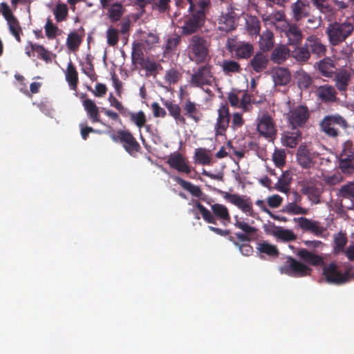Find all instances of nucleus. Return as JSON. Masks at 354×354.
Listing matches in <instances>:
<instances>
[{
  "label": "nucleus",
  "instance_id": "nucleus-1",
  "mask_svg": "<svg viewBox=\"0 0 354 354\" xmlns=\"http://www.w3.org/2000/svg\"><path fill=\"white\" fill-rule=\"evenodd\" d=\"M194 10H189L192 13L184 17L183 24L180 26L183 35L194 34L204 25L206 14L210 8V1L199 0Z\"/></svg>",
  "mask_w": 354,
  "mask_h": 354
},
{
  "label": "nucleus",
  "instance_id": "nucleus-2",
  "mask_svg": "<svg viewBox=\"0 0 354 354\" xmlns=\"http://www.w3.org/2000/svg\"><path fill=\"white\" fill-rule=\"evenodd\" d=\"M210 41L205 36L194 35L188 40L186 49L189 60L197 64H204L210 59Z\"/></svg>",
  "mask_w": 354,
  "mask_h": 354
},
{
  "label": "nucleus",
  "instance_id": "nucleus-3",
  "mask_svg": "<svg viewBox=\"0 0 354 354\" xmlns=\"http://www.w3.org/2000/svg\"><path fill=\"white\" fill-rule=\"evenodd\" d=\"M354 31V25L348 20L330 23L326 28L325 33L329 44L336 46L351 37Z\"/></svg>",
  "mask_w": 354,
  "mask_h": 354
},
{
  "label": "nucleus",
  "instance_id": "nucleus-4",
  "mask_svg": "<svg viewBox=\"0 0 354 354\" xmlns=\"http://www.w3.org/2000/svg\"><path fill=\"white\" fill-rule=\"evenodd\" d=\"M195 207L198 209L203 220L207 223L216 224V219L226 226L231 222V217L226 206L220 203H214L211 205L212 212L207 209L201 203L196 201Z\"/></svg>",
  "mask_w": 354,
  "mask_h": 354
},
{
  "label": "nucleus",
  "instance_id": "nucleus-5",
  "mask_svg": "<svg viewBox=\"0 0 354 354\" xmlns=\"http://www.w3.org/2000/svg\"><path fill=\"white\" fill-rule=\"evenodd\" d=\"M348 127L346 119L338 113L327 115L319 122L321 132L331 138L339 137L342 134L341 129L346 130Z\"/></svg>",
  "mask_w": 354,
  "mask_h": 354
},
{
  "label": "nucleus",
  "instance_id": "nucleus-6",
  "mask_svg": "<svg viewBox=\"0 0 354 354\" xmlns=\"http://www.w3.org/2000/svg\"><path fill=\"white\" fill-rule=\"evenodd\" d=\"M338 168L346 175L354 174V142L347 140L342 143L338 157Z\"/></svg>",
  "mask_w": 354,
  "mask_h": 354
},
{
  "label": "nucleus",
  "instance_id": "nucleus-7",
  "mask_svg": "<svg viewBox=\"0 0 354 354\" xmlns=\"http://www.w3.org/2000/svg\"><path fill=\"white\" fill-rule=\"evenodd\" d=\"M214 80L213 66L206 64L193 70L189 82L193 87L203 88L205 86H212Z\"/></svg>",
  "mask_w": 354,
  "mask_h": 354
},
{
  "label": "nucleus",
  "instance_id": "nucleus-8",
  "mask_svg": "<svg viewBox=\"0 0 354 354\" xmlns=\"http://www.w3.org/2000/svg\"><path fill=\"white\" fill-rule=\"evenodd\" d=\"M111 138L116 143H120L124 149L131 156L140 151L141 147L136 138L129 130L119 129L111 135Z\"/></svg>",
  "mask_w": 354,
  "mask_h": 354
},
{
  "label": "nucleus",
  "instance_id": "nucleus-9",
  "mask_svg": "<svg viewBox=\"0 0 354 354\" xmlns=\"http://www.w3.org/2000/svg\"><path fill=\"white\" fill-rule=\"evenodd\" d=\"M323 275L326 281L330 284L341 285L349 280V272L345 271L343 272L335 262L324 265L323 267Z\"/></svg>",
  "mask_w": 354,
  "mask_h": 354
},
{
  "label": "nucleus",
  "instance_id": "nucleus-10",
  "mask_svg": "<svg viewBox=\"0 0 354 354\" xmlns=\"http://www.w3.org/2000/svg\"><path fill=\"white\" fill-rule=\"evenodd\" d=\"M310 117L308 107L304 105L297 106L290 110L288 120L292 129L303 127Z\"/></svg>",
  "mask_w": 354,
  "mask_h": 354
},
{
  "label": "nucleus",
  "instance_id": "nucleus-11",
  "mask_svg": "<svg viewBox=\"0 0 354 354\" xmlns=\"http://www.w3.org/2000/svg\"><path fill=\"white\" fill-rule=\"evenodd\" d=\"M231 115L227 103H222L217 109V118L214 124L216 136H225L230 127Z\"/></svg>",
  "mask_w": 354,
  "mask_h": 354
},
{
  "label": "nucleus",
  "instance_id": "nucleus-12",
  "mask_svg": "<svg viewBox=\"0 0 354 354\" xmlns=\"http://www.w3.org/2000/svg\"><path fill=\"white\" fill-rule=\"evenodd\" d=\"M310 270L308 266L290 257L288 258L286 264L280 267L281 273L295 277L306 276Z\"/></svg>",
  "mask_w": 354,
  "mask_h": 354
},
{
  "label": "nucleus",
  "instance_id": "nucleus-13",
  "mask_svg": "<svg viewBox=\"0 0 354 354\" xmlns=\"http://www.w3.org/2000/svg\"><path fill=\"white\" fill-rule=\"evenodd\" d=\"M223 198L239 208L243 212L253 216L252 203L250 198H246L245 196H240L236 194H230L228 192H223Z\"/></svg>",
  "mask_w": 354,
  "mask_h": 354
},
{
  "label": "nucleus",
  "instance_id": "nucleus-14",
  "mask_svg": "<svg viewBox=\"0 0 354 354\" xmlns=\"http://www.w3.org/2000/svg\"><path fill=\"white\" fill-rule=\"evenodd\" d=\"M257 131L265 138H272L277 133L275 124L268 113H263L258 120Z\"/></svg>",
  "mask_w": 354,
  "mask_h": 354
},
{
  "label": "nucleus",
  "instance_id": "nucleus-15",
  "mask_svg": "<svg viewBox=\"0 0 354 354\" xmlns=\"http://www.w3.org/2000/svg\"><path fill=\"white\" fill-rule=\"evenodd\" d=\"M294 221L304 232H310L316 236L323 234L325 228L317 221H313L306 217L294 218Z\"/></svg>",
  "mask_w": 354,
  "mask_h": 354
},
{
  "label": "nucleus",
  "instance_id": "nucleus-16",
  "mask_svg": "<svg viewBox=\"0 0 354 354\" xmlns=\"http://www.w3.org/2000/svg\"><path fill=\"white\" fill-rule=\"evenodd\" d=\"M301 192L307 196L309 201L314 204L321 203L320 197L322 193V188L317 187L315 183L311 181H302L301 183Z\"/></svg>",
  "mask_w": 354,
  "mask_h": 354
},
{
  "label": "nucleus",
  "instance_id": "nucleus-17",
  "mask_svg": "<svg viewBox=\"0 0 354 354\" xmlns=\"http://www.w3.org/2000/svg\"><path fill=\"white\" fill-rule=\"evenodd\" d=\"M290 15L295 22H299L310 15V6L307 0H297L290 6Z\"/></svg>",
  "mask_w": 354,
  "mask_h": 354
},
{
  "label": "nucleus",
  "instance_id": "nucleus-18",
  "mask_svg": "<svg viewBox=\"0 0 354 354\" xmlns=\"http://www.w3.org/2000/svg\"><path fill=\"white\" fill-rule=\"evenodd\" d=\"M167 163L173 169L179 172L187 174L191 172L190 167L186 158L179 152L171 153L167 159Z\"/></svg>",
  "mask_w": 354,
  "mask_h": 354
},
{
  "label": "nucleus",
  "instance_id": "nucleus-19",
  "mask_svg": "<svg viewBox=\"0 0 354 354\" xmlns=\"http://www.w3.org/2000/svg\"><path fill=\"white\" fill-rule=\"evenodd\" d=\"M263 21L268 25H272L277 29H282L288 25V21L286 20L285 12L283 10H279L275 12L271 13L268 15L262 17Z\"/></svg>",
  "mask_w": 354,
  "mask_h": 354
},
{
  "label": "nucleus",
  "instance_id": "nucleus-20",
  "mask_svg": "<svg viewBox=\"0 0 354 354\" xmlns=\"http://www.w3.org/2000/svg\"><path fill=\"white\" fill-rule=\"evenodd\" d=\"M306 46L310 53L316 55L317 57H321L325 55L326 47L322 44L320 39L314 35H310L307 37L305 41Z\"/></svg>",
  "mask_w": 354,
  "mask_h": 354
},
{
  "label": "nucleus",
  "instance_id": "nucleus-21",
  "mask_svg": "<svg viewBox=\"0 0 354 354\" xmlns=\"http://www.w3.org/2000/svg\"><path fill=\"white\" fill-rule=\"evenodd\" d=\"M288 38V44L297 46L301 44L303 39V33L300 28L295 24H288L286 28L282 29Z\"/></svg>",
  "mask_w": 354,
  "mask_h": 354
},
{
  "label": "nucleus",
  "instance_id": "nucleus-22",
  "mask_svg": "<svg viewBox=\"0 0 354 354\" xmlns=\"http://www.w3.org/2000/svg\"><path fill=\"white\" fill-rule=\"evenodd\" d=\"M268 64V55L263 52H258L250 59L248 67H250L254 72L260 73L267 69Z\"/></svg>",
  "mask_w": 354,
  "mask_h": 354
},
{
  "label": "nucleus",
  "instance_id": "nucleus-23",
  "mask_svg": "<svg viewBox=\"0 0 354 354\" xmlns=\"http://www.w3.org/2000/svg\"><path fill=\"white\" fill-rule=\"evenodd\" d=\"M272 80L277 86H286L291 80L290 71L285 67H276L272 70Z\"/></svg>",
  "mask_w": 354,
  "mask_h": 354
},
{
  "label": "nucleus",
  "instance_id": "nucleus-24",
  "mask_svg": "<svg viewBox=\"0 0 354 354\" xmlns=\"http://www.w3.org/2000/svg\"><path fill=\"white\" fill-rule=\"evenodd\" d=\"M318 97L324 102L331 103L337 100V92L335 88L330 85H322L316 90Z\"/></svg>",
  "mask_w": 354,
  "mask_h": 354
},
{
  "label": "nucleus",
  "instance_id": "nucleus-25",
  "mask_svg": "<svg viewBox=\"0 0 354 354\" xmlns=\"http://www.w3.org/2000/svg\"><path fill=\"white\" fill-rule=\"evenodd\" d=\"M230 50L234 53L237 59H248L254 52V47L250 43L240 42L231 46Z\"/></svg>",
  "mask_w": 354,
  "mask_h": 354
},
{
  "label": "nucleus",
  "instance_id": "nucleus-26",
  "mask_svg": "<svg viewBox=\"0 0 354 354\" xmlns=\"http://www.w3.org/2000/svg\"><path fill=\"white\" fill-rule=\"evenodd\" d=\"M297 255L306 263L314 266H324V259L322 256L313 254L306 249L299 250Z\"/></svg>",
  "mask_w": 354,
  "mask_h": 354
},
{
  "label": "nucleus",
  "instance_id": "nucleus-27",
  "mask_svg": "<svg viewBox=\"0 0 354 354\" xmlns=\"http://www.w3.org/2000/svg\"><path fill=\"white\" fill-rule=\"evenodd\" d=\"M291 51L285 44L277 46L272 52L270 59L277 64H283L290 56Z\"/></svg>",
  "mask_w": 354,
  "mask_h": 354
},
{
  "label": "nucleus",
  "instance_id": "nucleus-28",
  "mask_svg": "<svg viewBox=\"0 0 354 354\" xmlns=\"http://www.w3.org/2000/svg\"><path fill=\"white\" fill-rule=\"evenodd\" d=\"M348 243V237L346 232L342 230L334 234L333 235V254L337 255L343 254L346 250V245Z\"/></svg>",
  "mask_w": 354,
  "mask_h": 354
},
{
  "label": "nucleus",
  "instance_id": "nucleus-29",
  "mask_svg": "<svg viewBox=\"0 0 354 354\" xmlns=\"http://www.w3.org/2000/svg\"><path fill=\"white\" fill-rule=\"evenodd\" d=\"M183 109L185 111V115L193 120L195 123H198L203 116L199 109L196 107L195 102H192L189 99L187 100L183 104Z\"/></svg>",
  "mask_w": 354,
  "mask_h": 354
},
{
  "label": "nucleus",
  "instance_id": "nucleus-30",
  "mask_svg": "<svg viewBox=\"0 0 354 354\" xmlns=\"http://www.w3.org/2000/svg\"><path fill=\"white\" fill-rule=\"evenodd\" d=\"M83 106L86 111L88 117L93 123L101 122L100 119L99 108L95 103L91 99H86L82 102Z\"/></svg>",
  "mask_w": 354,
  "mask_h": 354
},
{
  "label": "nucleus",
  "instance_id": "nucleus-31",
  "mask_svg": "<svg viewBox=\"0 0 354 354\" xmlns=\"http://www.w3.org/2000/svg\"><path fill=\"white\" fill-rule=\"evenodd\" d=\"M107 16L113 23L118 21L125 12V8L120 2H115L111 6L107 8Z\"/></svg>",
  "mask_w": 354,
  "mask_h": 354
},
{
  "label": "nucleus",
  "instance_id": "nucleus-32",
  "mask_svg": "<svg viewBox=\"0 0 354 354\" xmlns=\"http://www.w3.org/2000/svg\"><path fill=\"white\" fill-rule=\"evenodd\" d=\"M259 48L263 52L270 50L274 45V34L272 31L266 30L260 35L259 41Z\"/></svg>",
  "mask_w": 354,
  "mask_h": 354
},
{
  "label": "nucleus",
  "instance_id": "nucleus-33",
  "mask_svg": "<svg viewBox=\"0 0 354 354\" xmlns=\"http://www.w3.org/2000/svg\"><path fill=\"white\" fill-rule=\"evenodd\" d=\"M174 180L183 189L189 192L192 196L201 198L203 195L202 190L198 186L194 185L190 182L186 181L179 176H175Z\"/></svg>",
  "mask_w": 354,
  "mask_h": 354
},
{
  "label": "nucleus",
  "instance_id": "nucleus-34",
  "mask_svg": "<svg viewBox=\"0 0 354 354\" xmlns=\"http://www.w3.org/2000/svg\"><path fill=\"white\" fill-rule=\"evenodd\" d=\"M298 163L305 169L310 168L313 165L311 154L306 147H299L297 153Z\"/></svg>",
  "mask_w": 354,
  "mask_h": 354
},
{
  "label": "nucleus",
  "instance_id": "nucleus-35",
  "mask_svg": "<svg viewBox=\"0 0 354 354\" xmlns=\"http://www.w3.org/2000/svg\"><path fill=\"white\" fill-rule=\"evenodd\" d=\"M66 80L69 84L71 89L75 91L78 84V73L75 66L72 62H69L66 71Z\"/></svg>",
  "mask_w": 354,
  "mask_h": 354
},
{
  "label": "nucleus",
  "instance_id": "nucleus-36",
  "mask_svg": "<svg viewBox=\"0 0 354 354\" xmlns=\"http://www.w3.org/2000/svg\"><path fill=\"white\" fill-rule=\"evenodd\" d=\"M290 57L294 58L300 64H305L308 62L310 58V53L305 44L303 46H297L293 50H292Z\"/></svg>",
  "mask_w": 354,
  "mask_h": 354
},
{
  "label": "nucleus",
  "instance_id": "nucleus-37",
  "mask_svg": "<svg viewBox=\"0 0 354 354\" xmlns=\"http://www.w3.org/2000/svg\"><path fill=\"white\" fill-rule=\"evenodd\" d=\"M291 172L290 171H283L276 184V189L282 193L287 194L290 191V184L291 183Z\"/></svg>",
  "mask_w": 354,
  "mask_h": 354
},
{
  "label": "nucleus",
  "instance_id": "nucleus-38",
  "mask_svg": "<svg viewBox=\"0 0 354 354\" xmlns=\"http://www.w3.org/2000/svg\"><path fill=\"white\" fill-rule=\"evenodd\" d=\"M301 133L299 130L294 132L287 131L284 133L282 140L283 145L290 148L295 147L301 139Z\"/></svg>",
  "mask_w": 354,
  "mask_h": 354
},
{
  "label": "nucleus",
  "instance_id": "nucleus-39",
  "mask_svg": "<svg viewBox=\"0 0 354 354\" xmlns=\"http://www.w3.org/2000/svg\"><path fill=\"white\" fill-rule=\"evenodd\" d=\"M83 37H84V34L82 35H80L76 31L70 32L68 35V37L66 39L67 48L73 52L79 49L80 46L81 45V44L82 42Z\"/></svg>",
  "mask_w": 354,
  "mask_h": 354
},
{
  "label": "nucleus",
  "instance_id": "nucleus-40",
  "mask_svg": "<svg viewBox=\"0 0 354 354\" xmlns=\"http://www.w3.org/2000/svg\"><path fill=\"white\" fill-rule=\"evenodd\" d=\"M166 107L169 113V115L172 116L177 123L182 125L186 124V120L183 115H181L180 107L172 102L166 103Z\"/></svg>",
  "mask_w": 354,
  "mask_h": 354
},
{
  "label": "nucleus",
  "instance_id": "nucleus-41",
  "mask_svg": "<svg viewBox=\"0 0 354 354\" xmlns=\"http://www.w3.org/2000/svg\"><path fill=\"white\" fill-rule=\"evenodd\" d=\"M142 43H133L131 52V61L133 65H139L145 58L142 51Z\"/></svg>",
  "mask_w": 354,
  "mask_h": 354
},
{
  "label": "nucleus",
  "instance_id": "nucleus-42",
  "mask_svg": "<svg viewBox=\"0 0 354 354\" xmlns=\"http://www.w3.org/2000/svg\"><path fill=\"white\" fill-rule=\"evenodd\" d=\"M257 249L261 253L266 254L272 257H277L279 254V252L277 246L270 244L267 241H263L258 243Z\"/></svg>",
  "mask_w": 354,
  "mask_h": 354
},
{
  "label": "nucleus",
  "instance_id": "nucleus-43",
  "mask_svg": "<svg viewBox=\"0 0 354 354\" xmlns=\"http://www.w3.org/2000/svg\"><path fill=\"white\" fill-rule=\"evenodd\" d=\"M30 48L33 52L37 54V58L45 61L46 63L52 62L50 52L48 51L42 45L30 43Z\"/></svg>",
  "mask_w": 354,
  "mask_h": 354
},
{
  "label": "nucleus",
  "instance_id": "nucleus-44",
  "mask_svg": "<svg viewBox=\"0 0 354 354\" xmlns=\"http://www.w3.org/2000/svg\"><path fill=\"white\" fill-rule=\"evenodd\" d=\"M222 70L225 75L241 73L240 64L234 60L224 59L221 64Z\"/></svg>",
  "mask_w": 354,
  "mask_h": 354
},
{
  "label": "nucleus",
  "instance_id": "nucleus-45",
  "mask_svg": "<svg viewBox=\"0 0 354 354\" xmlns=\"http://www.w3.org/2000/svg\"><path fill=\"white\" fill-rule=\"evenodd\" d=\"M351 79V75L347 72H340L335 75V86L340 91H346L348 82Z\"/></svg>",
  "mask_w": 354,
  "mask_h": 354
},
{
  "label": "nucleus",
  "instance_id": "nucleus-46",
  "mask_svg": "<svg viewBox=\"0 0 354 354\" xmlns=\"http://www.w3.org/2000/svg\"><path fill=\"white\" fill-rule=\"evenodd\" d=\"M124 116L129 117L130 120L133 122L139 129L142 128L147 122L146 115L142 111H140L138 113H133L128 110V113Z\"/></svg>",
  "mask_w": 354,
  "mask_h": 354
},
{
  "label": "nucleus",
  "instance_id": "nucleus-47",
  "mask_svg": "<svg viewBox=\"0 0 354 354\" xmlns=\"http://www.w3.org/2000/svg\"><path fill=\"white\" fill-rule=\"evenodd\" d=\"M44 30L46 36L48 39H54L62 33V30L55 25L49 17L46 20Z\"/></svg>",
  "mask_w": 354,
  "mask_h": 354
},
{
  "label": "nucleus",
  "instance_id": "nucleus-48",
  "mask_svg": "<svg viewBox=\"0 0 354 354\" xmlns=\"http://www.w3.org/2000/svg\"><path fill=\"white\" fill-rule=\"evenodd\" d=\"M194 158L196 163L203 165H209L212 162L210 156L207 153L206 149L203 148L195 150Z\"/></svg>",
  "mask_w": 354,
  "mask_h": 354
},
{
  "label": "nucleus",
  "instance_id": "nucleus-49",
  "mask_svg": "<svg viewBox=\"0 0 354 354\" xmlns=\"http://www.w3.org/2000/svg\"><path fill=\"white\" fill-rule=\"evenodd\" d=\"M53 14L57 22L66 21L68 15L67 5L64 3H58L53 10Z\"/></svg>",
  "mask_w": 354,
  "mask_h": 354
},
{
  "label": "nucleus",
  "instance_id": "nucleus-50",
  "mask_svg": "<svg viewBox=\"0 0 354 354\" xmlns=\"http://www.w3.org/2000/svg\"><path fill=\"white\" fill-rule=\"evenodd\" d=\"M139 66L147 71V75H155L160 65L149 57L145 58Z\"/></svg>",
  "mask_w": 354,
  "mask_h": 354
},
{
  "label": "nucleus",
  "instance_id": "nucleus-51",
  "mask_svg": "<svg viewBox=\"0 0 354 354\" xmlns=\"http://www.w3.org/2000/svg\"><path fill=\"white\" fill-rule=\"evenodd\" d=\"M7 24L10 34L18 42H21V35H23V30L17 18L7 22Z\"/></svg>",
  "mask_w": 354,
  "mask_h": 354
},
{
  "label": "nucleus",
  "instance_id": "nucleus-52",
  "mask_svg": "<svg viewBox=\"0 0 354 354\" xmlns=\"http://www.w3.org/2000/svg\"><path fill=\"white\" fill-rule=\"evenodd\" d=\"M171 0H153L151 8L159 14H165L170 10Z\"/></svg>",
  "mask_w": 354,
  "mask_h": 354
},
{
  "label": "nucleus",
  "instance_id": "nucleus-53",
  "mask_svg": "<svg viewBox=\"0 0 354 354\" xmlns=\"http://www.w3.org/2000/svg\"><path fill=\"white\" fill-rule=\"evenodd\" d=\"M234 227L241 230L243 232L255 235L258 231L257 227L250 225L248 223L239 218L238 216H234Z\"/></svg>",
  "mask_w": 354,
  "mask_h": 354
},
{
  "label": "nucleus",
  "instance_id": "nucleus-54",
  "mask_svg": "<svg viewBox=\"0 0 354 354\" xmlns=\"http://www.w3.org/2000/svg\"><path fill=\"white\" fill-rule=\"evenodd\" d=\"M337 196L342 198L353 201L354 199V183H348L342 185L339 189Z\"/></svg>",
  "mask_w": 354,
  "mask_h": 354
},
{
  "label": "nucleus",
  "instance_id": "nucleus-55",
  "mask_svg": "<svg viewBox=\"0 0 354 354\" xmlns=\"http://www.w3.org/2000/svg\"><path fill=\"white\" fill-rule=\"evenodd\" d=\"M106 39H107V44L110 46H115L118 44L119 41V31L111 26L109 27L106 32Z\"/></svg>",
  "mask_w": 354,
  "mask_h": 354
},
{
  "label": "nucleus",
  "instance_id": "nucleus-56",
  "mask_svg": "<svg viewBox=\"0 0 354 354\" xmlns=\"http://www.w3.org/2000/svg\"><path fill=\"white\" fill-rule=\"evenodd\" d=\"M220 24H221L219 27L220 30L228 32L235 28L234 18L229 15L222 16L220 19Z\"/></svg>",
  "mask_w": 354,
  "mask_h": 354
},
{
  "label": "nucleus",
  "instance_id": "nucleus-57",
  "mask_svg": "<svg viewBox=\"0 0 354 354\" xmlns=\"http://www.w3.org/2000/svg\"><path fill=\"white\" fill-rule=\"evenodd\" d=\"M247 29L250 35H258L260 31V21L255 17H252L246 21Z\"/></svg>",
  "mask_w": 354,
  "mask_h": 354
},
{
  "label": "nucleus",
  "instance_id": "nucleus-58",
  "mask_svg": "<svg viewBox=\"0 0 354 354\" xmlns=\"http://www.w3.org/2000/svg\"><path fill=\"white\" fill-rule=\"evenodd\" d=\"M312 78L306 73L302 72L298 75L297 84L301 89H307L312 84Z\"/></svg>",
  "mask_w": 354,
  "mask_h": 354
},
{
  "label": "nucleus",
  "instance_id": "nucleus-59",
  "mask_svg": "<svg viewBox=\"0 0 354 354\" xmlns=\"http://www.w3.org/2000/svg\"><path fill=\"white\" fill-rule=\"evenodd\" d=\"M181 77V74L175 68L168 70L165 75V80L169 84H175Z\"/></svg>",
  "mask_w": 354,
  "mask_h": 354
},
{
  "label": "nucleus",
  "instance_id": "nucleus-60",
  "mask_svg": "<svg viewBox=\"0 0 354 354\" xmlns=\"http://www.w3.org/2000/svg\"><path fill=\"white\" fill-rule=\"evenodd\" d=\"M286 154L284 150H275L272 155V160L277 167H282L286 163Z\"/></svg>",
  "mask_w": 354,
  "mask_h": 354
},
{
  "label": "nucleus",
  "instance_id": "nucleus-61",
  "mask_svg": "<svg viewBox=\"0 0 354 354\" xmlns=\"http://www.w3.org/2000/svg\"><path fill=\"white\" fill-rule=\"evenodd\" d=\"M277 236L284 241H295L297 239V236L290 230H284L280 228L276 233Z\"/></svg>",
  "mask_w": 354,
  "mask_h": 354
},
{
  "label": "nucleus",
  "instance_id": "nucleus-62",
  "mask_svg": "<svg viewBox=\"0 0 354 354\" xmlns=\"http://www.w3.org/2000/svg\"><path fill=\"white\" fill-rule=\"evenodd\" d=\"M231 118L232 122L231 124H230V127L234 130H236L242 127L245 124V120L243 118L242 114L239 112L234 113Z\"/></svg>",
  "mask_w": 354,
  "mask_h": 354
},
{
  "label": "nucleus",
  "instance_id": "nucleus-63",
  "mask_svg": "<svg viewBox=\"0 0 354 354\" xmlns=\"http://www.w3.org/2000/svg\"><path fill=\"white\" fill-rule=\"evenodd\" d=\"M109 102L111 106L117 109L122 115H124L128 113V109L125 108L122 104L117 100L112 93H110L109 97Z\"/></svg>",
  "mask_w": 354,
  "mask_h": 354
},
{
  "label": "nucleus",
  "instance_id": "nucleus-64",
  "mask_svg": "<svg viewBox=\"0 0 354 354\" xmlns=\"http://www.w3.org/2000/svg\"><path fill=\"white\" fill-rule=\"evenodd\" d=\"M159 41V37L157 34L149 32L147 34V37L145 39L144 47H147L148 49L152 48L156 46Z\"/></svg>",
  "mask_w": 354,
  "mask_h": 354
}]
</instances>
